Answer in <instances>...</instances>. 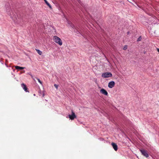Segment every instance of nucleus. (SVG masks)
I'll list each match as a JSON object with an SVG mask.
<instances>
[{
  "mask_svg": "<svg viewBox=\"0 0 159 159\" xmlns=\"http://www.w3.org/2000/svg\"><path fill=\"white\" fill-rule=\"evenodd\" d=\"M39 55H41L42 54V52L39 49H36Z\"/></svg>",
  "mask_w": 159,
  "mask_h": 159,
  "instance_id": "f8f14e48",
  "label": "nucleus"
},
{
  "mask_svg": "<svg viewBox=\"0 0 159 159\" xmlns=\"http://www.w3.org/2000/svg\"><path fill=\"white\" fill-rule=\"evenodd\" d=\"M31 75L32 78H33V80H34V81H35V79L33 77V76L31 75Z\"/></svg>",
  "mask_w": 159,
  "mask_h": 159,
  "instance_id": "6ab92c4d",
  "label": "nucleus"
},
{
  "mask_svg": "<svg viewBox=\"0 0 159 159\" xmlns=\"http://www.w3.org/2000/svg\"><path fill=\"white\" fill-rule=\"evenodd\" d=\"M15 67L16 69L20 70V66H15Z\"/></svg>",
  "mask_w": 159,
  "mask_h": 159,
  "instance_id": "2eb2a0df",
  "label": "nucleus"
},
{
  "mask_svg": "<svg viewBox=\"0 0 159 159\" xmlns=\"http://www.w3.org/2000/svg\"><path fill=\"white\" fill-rule=\"evenodd\" d=\"M99 139L101 140H103V139Z\"/></svg>",
  "mask_w": 159,
  "mask_h": 159,
  "instance_id": "4be33fe9",
  "label": "nucleus"
},
{
  "mask_svg": "<svg viewBox=\"0 0 159 159\" xmlns=\"http://www.w3.org/2000/svg\"><path fill=\"white\" fill-rule=\"evenodd\" d=\"M68 24L69 25H70V26L73 28H75L76 31H75L76 33L78 32L80 33H82V32L81 30H79V29L77 27H75V25L72 23L70 21H68Z\"/></svg>",
  "mask_w": 159,
  "mask_h": 159,
  "instance_id": "f257e3e1",
  "label": "nucleus"
},
{
  "mask_svg": "<svg viewBox=\"0 0 159 159\" xmlns=\"http://www.w3.org/2000/svg\"><path fill=\"white\" fill-rule=\"evenodd\" d=\"M56 43H58L60 45H61L62 43V40H55Z\"/></svg>",
  "mask_w": 159,
  "mask_h": 159,
  "instance_id": "1a4fd4ad",
  "label": "nucleus"
},
{
  "mask_svg": "<svg viewBox=\"0 0 159 159\" xmlns=\"http://www.w3.org/2000/svg\"><path fill=\"white\" fill-rule=\"evenodd\" d=\"M48 6L49 7L50 9H51L52 8V7H51V5L50 4Z\"/></svg>",
  "mask_w": 159,
  "mask_h": 159,
  "instance_id": "aec40b11",
  "label": "nucleus"
},
{
  "mask_svg": "<svg viewBox=\"0 0 159 159\" xmlns=\"http://www.w3.org/2000/svg\"><path fill=\"white\" fill-rule=\"evenodd\" d=\"M44 2H47V1L46 0H44Z\"/></svg>",
  "mask_w": 159,
  "mask_h": 159,
  "instance_id": "5701e85b",
  "label": "nucleus"
},
{
  "mask_svg": "<svg viewBox=\"0 0 159 159\" xmlns=\"http://www.w3.org/2000/svg\"><path fill=\"white\" fill-rule=\"evenodd\" d=\"M35 78L38 80V82L40 83V84H41V85H42V82L41 81V80H40V79L37 78V77H35Z\"/></svg>",
  "mask_w": 159,
  "mask_h": 159,
  "instance_id": "ddd939ff",
  "label": "nucleus"
},
{
  "mask_svg": "<svg viewBox=\"0 0 159 159\" xmlns=\"http://www.w3.org/2000/svg\"><path fill=\"white\" fill-rule=\"evenodd\" d=\"M112 74L111 72H106L102 74V77L104 78H106L111 77Z\"/></svg>",
  "mask_w": 159,
  "mask_h": 159,
  "instance_id": "f03ea898",
  "label": "nucleus"
},
{
  "mask_svg": "<svg viewBox=\"0 0 159 159\" xmlns=\"http://www.w3.org/2000/svg\"><path fill=\"white\" fill-rule=\"evenodd\" d=\"M115 83L114 81H111L108 83V87L109 88H112L115 85Z\"/></svg>",
  "mask_w": 159,
  "mask_h": 159,
  "instance_id": "423d86ee",
  "label": "nucleus"
},
{
  "mask_svg": "<svg viewBox=\"0 0 159 159\" xmlns=\"http://www.w3.org/2000/svg\"><path fill=\"white\" fill-rule=\"evenodd\" d=\"M100 91L101 93L107 96L108 95L107 92L104 89H101Z\"/></svg>",
  "mask_w": 159,
  "mask_h": 159,
  "instance_id": "0eeeda50",
  "label": "nucleus"
},
{
  "mask_svg": "<svg viewBox=\"0 0 159 159\" xmlns=\"http://www.w3.org/2000/svg\"><path fill=\"white\" fill-rule=\"evenodd\" d=\"M11 17L12 18H13V17H12V16H11Z\"/></svg>",
  "mask_w": 159,
  "mask_h": 159,
  "instance_id": "b1692460",
  "label": "nucleus"
},
{
  "mask_svg": "<svg viewBox=\"0 0 159 159\" xmlns=\"http://www.w3.org/2000/svg\"><path fill=\"white\" fill-rule=\"evenodd\" d=\"M53 40H61V39L57 36H54L52 39Z\"/></svg>",
  "mask_w": 159,
  "mask_h": 159,
  "instance_id": "9b49d317",
  "label": "nucleus"
},
{
  "mask_svg": "<svg viewBox=\"0 0 159 159\" xmlns=\"http://www.w3.org/2000/svg\"><path fill=\"white\" fill-rule=\"evenodd\" d=\"M45 3L48 6L49 5H50V4L47 1L45 2Z\"/></svg>",
  "mask_w": 159,
  "mask_h": 159,
  "instance_id": "f3484780",
  "label": "nucleus"
},
{
  "mask_svg": "<svg viewBox=\"0 0 159 159\" xmlns=\"http://www.w3.org/2000/svg\"><path fill=\"white\" fill-rule=\"evenodd\" d=\"M54 86L57 89H58V85L55 84L54 85Z\"/></svg>",
  "mask_w": 159,
  "mask_h": 159,
  "instance_id": "dca6fc26",
  "label": "nucleus"
},
{
  "mask_svg": "<svg viewBox=\"0 0 159 159\" xmlns=\"http://www.w3.org/2000/svg\"><path fill=\"white\" fill-rule=\"evenodd\" d=\"M71 111V115H69L68 116L70 119H71V120H73L74 119V118H76V116L75 113L72 110Z\"/></svg>",
  "mask_w": 159,
  "mask_h": 159,
  "instance_id": "39448f33",
  "label": "nucleus"
},
{
  "mask_svg": "<svg viewBox=\"0 0 159 159\" xmlns=\"http://www.w3.org/2000/svg\"><path fill=\"white\" fill-rule=\"evenodd\" d=\"M25 68V67H20V74L25 73V71L23 70V69Z\"/></svg>",
  "mask_w": 159,
  "mask_h": 159,
  "instance_id": "9d476101",
  "label": "nucleus"
},
{
  "mask_svg": "<svg viewBox=\"0 0 159 159\" xmlns=\"http://www.w3.org/2000/svg\"><path fill=\"white\" fill-rule=\"evenodd\" d=\"M21 86L25 91L26 92L29 93V90L25 84L24 83H22L21 84Z\"/></svg>",
  "mask_w": 159,
  "mask_h": 159,
  "instance_id": "20e7f679",
  "label": "nucleus"
},
{
  "mask_svg": "<svg viewBox=\"0 0 159 159\" xmlns=\"http://www.w3.org/2000/svg\"><path fill=\"white\" fill-rule=\"evenodd\" d=\"M127 46L126 45H125L124 46V47H123V49L124 50H125L127 49Z\"/></svg>",
  "mask_w": 159,
  "mask_h": 159,
  "instance_id": "4468645a",
  "label": "nucleus"
},
{
  "mask_svg": "<svg viewBox=\"0 0 159 159\" xmlns=\"http://www.w3.org/2000/svg\"><path fill=\"white\" fill-rule=\"evenodd\" d=\"M142 37L141 36H140L139 37V38H138L137 40H141L142 39Z\"/></svg>",
  "mask_w": 159,
  "mask_h": 159,
  "instance_id": "a211bd4d",
  "label": "nucleus"
},
{
  "mask_svg": "<svg viewBox=\"0 0 159 159\" xmlns=\"http://www.w3.org/2000/svg\"><path fill=\"white\" fill-rule=\"evenodd\" d=\"M139 150L143 155L146 158H148L149 157L147 151L143 149H140Z\"/></svg>",
  "mask_w": 159,
  "mask_h": 159,
  "instance_id": "7ed1b4c3",
  "label": "nucleus"
},
{
  "mask_svg": "<svg viewBox=\"0 0 159 159\" xmlns=\"http://www.w3.org/2000/svg\"><path fill=\"white\" fill-rule=\"evenodd\" d=\"M111 145L114 150L116 151L118 149V147L117 144H116L115 143H111Z\"/></svg>",
  "mask_w": 159,
  "mask_h": 159,
  "instance_id": "6e6552de",
  "label": "nucleus"
},
{
  "mask_svg": "<svg viewBox=\"0 0 159 159\" xmlns=\"http://www.w3.org/2000/svg\"><path fill=\"white\" fill-rule=\"evenodd\" d=\"M157 51L159 52V48H157Z\"/></svg>",
  "mask_w": 159,
  "mask_h": 159,
  "instance_id": "412c9836",
  "label": "nucleus"
}]
</instances>
